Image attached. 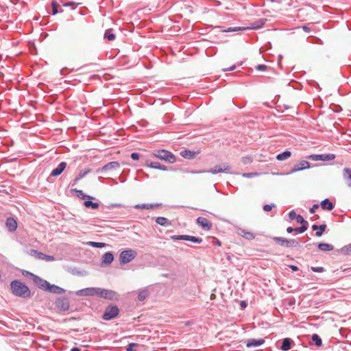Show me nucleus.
Here are the masks:
<instances>
[{
	"label": "nucleus",
	"instance_id": "4d7b16f0",
	"mask_svg": "<svg viewBox=\"0 0 351 351\" xmlns=\"http://www.w3.org/2000/svg\"><path fill=\"white\" fill-rule=\"evenodd\" d=\"M235 69H236V65H232V66L228 67V68H225L223 70L225 71H233Z\"/></svg>",
	"mask_w": 351,
	"mask_h": 351
},
{
	"label": "nucleus",
	"instance_id": "49530a36",
	"mask_svg": "<svg viewBox=\"0 0 351 351\" xmlns=\"http://www.w3.org/2000/svg\"><path fill=\"white\" fill-rule=\"evenodd\" d=\"M256 176H258V173H246L243 174V176L245 178H253Z\"/></svg>",
	"mask_w": 351,
	"mask_h": 351
},
{
	"label": "nucleus",
	"instance_id": "72a5a7b5",
	"mask_svg": "<svg viewBox=\"0 0 351 351\" xmlns=\"http://www.w3.org/2000/svg\"><path fill=\"white\" fill-rule=\"evenodd\" d=\"M104 38H106L108 40H114L116 38L115 34L111 33L110 29H108L106 31L104 34Z\"/></svg>",
	"mask_w": 351,
	"mask_h": 351
},
{
	"label": "nucleus",
	"instance_id": "0e129e2a",
	"mask_svg": "<svg viewBox=\"0 0 351 351\" xmlns=\"http://www.w3.org/2000/svg\"><path fill=\"white\" fill-rule=\"evenodd\" d=\"M241 306L242 308H245L246 307V302L245 301H242L241 303Z\"/></svg>",
	"mask_w": 351,
	"mask_h": 351
},
{
	"label": "nucleus",
	"instance_id": "7ed1b4c3",
	"mask_svg": "<svg viewBox=\"0 0 351 351\" xmlns=\"http://www.w3.org/2000/svg\"><path fill=\"white\" fill-rule=\"evenodd\" d=\"M137 256V252L132 249L126 250L121 252L119 261L121 265H125L131 262Z\"/></svg>",
	"mask_w": 351,
	"mask_h": 351
},
{
	"label": "nucleus",
	"instance_id": "338daca9",
	"mask_svg": "<svg viewBox=\"0 0 351 351\" xmlns=\"http://www.w3.org/2000/svg\"><path fill=\"white\" fill-rule=\"evenodd\" d=\"M71 351H80V350L78 348H73Z\"/></svg>",
	"mask_w": 351,
	"mask_h": 351
},
{
	"label": "nucleus",
	"instance_id": "bb28decb",
	"mask_svg": "<svg viewBox=\"0 0 351 351\" xmlns=\"http://www.w3.org/2000/svg\"><path fill=\"white\" fill-rule=\"evenodd\" d=\"M156 223L162 226H167L171 225V222L165 217H160L156 220Z\"/></svg>",
	"mask_w": 351,
	"mask_h": 351
},
{
	"label": "nucleus",
	"instance_id": "20e7f679",
	"mask_svg": "<svg viewBox=\"0 0 351 351\" xmlns=\"http://www.w3.org/2000/svg\"><path fill=\"white\" fill-rule=\"evenodd\" d=\"M231 167L228 164L223 163L219 165H216L213 169L203 171H191L192 173H210L213 174H216L218 173H230Z\"/></svg>",
	"mask_w": 351,
	"mask_h": 351
},
{
	"label": "nucleus",
	"instance_id": "aec40b11",
	"mask_svg": "<svg viewBox=\"0 0 351 351\" xmlns=\"http://www.w3.org/2000/svg\"><path fill=\"white\" fill-rule=\"evenodd\" d=\"M66 167V163L65 162H60L59 164V165L58 166V167L51 171V176H58L60 175L62 173V171L65 169Z\"/></svg>",
	"mask_w": 351,
	"mask_h": 351
},
{
	"label": "nucleus",
	"instance_id": "ea45409f",
	"mask_svg": "<svg viewBox=\"0 0 351 351\" xmlns=\"http://www.w3.org/2000/svg\"><path fill=\"white\" fill-rule=\"evenodd\" d=\"M90 245L95 247L101 248L105 247L106 243H98V242H90Z\"/></svg>",
	"mask_w": 351,
	"mask_h": 351
},
{
	"label": "nucleus",
	"instance_id": "f3484780",
	"mask_svg": "<svg viewBox=\"0 0 351 351\" xmlns=\"http://www.w3.org/2000/svg\"><path fill=\"white\" fill-rule=\"evenodd\" d=\"M5 226L9 231L14 232L17 228V222L14 218L9 217L6 220Z\"/></svg>",
	"mask_w": 351,
	"mask_h": 351
},
{
	"label": "nucleus",
	"instance_id": "a878e982",
	"mask_svg": "<svg viewBox=\"0 0 351 351\" xmlns=\"http://www.w3.org/2000/svg\"><path fill=\"white\" fill-rule=\"evenodd\" d=\"M291 156V153L289 151H285L276 156L278 160L282 161L288 159Z\"/></svg>",
	"mask_w": 351,
	"mask_h": 351
},
{
	"label": "nucleus",
	"instance_id": "e433bc0d",
	"mask_svg": "<svg viewBox=\"0 0 351 351\" xmlns=\"http://www.w3.org/2000/svg\"><path fill=\"white\" fill-rule=\"evenodd\" d=\"M52 14H56L58 12V8L59 7V5L56 3V1H53L52 4Z\"/></svg>",
	"mask_w": 351,
	"mask_h": 351
},
{
	"label": "nucleus",
	"instance_id": "e2e57ef3",
	"mask_svg": "<svg viewBox=\"0 0 351 351\" xmlns=\"http://www.w3.org/2000/svg\"><path fill=\"white\" fill-rule=\"evenodd\" d=\"M312 229H313V230H317L319 229V226H317V225H313V226H312Z\"/></svg>",
	"mask_w": 351,
	"mask_h": 351
},
{
	"label": "nucleus",
	"instance_id": "9d476101",
	"mask_svg": "<svg viewBox=\"0 0 351 351\" xmlns=\"http://www.w3.org/2000/svg\"><path fill=\"white\" fill-rule=\"evenodd\" d=\"M335 158V156L332 154H318V155H311L308 156V159H311L312 160L317 161V160H323V161H327V160H332Z\"/></svg>",
	"mask_w": 351,
	"mask_h": 351
},
{
	"label": "nucleus",
	"instance_id": "bf43d9fd",
	"mask_svg": "<svg viewBox=\"0 0 351 351\" xmlns=\"http://www.w3.org/2000/svg\"><path fill=\"white\" fill-rule=\"evenodd\" d=\"M290 268H291L293 271H298V267L297 266H295V265H291V266H290Z\"/></svg>",
	"mask_w": 351,
	"mask_h": 351
},
{
	"label": "nucleus",
	"instance_id": "58836bf2",
	"mask_svg": "<svg viewBox=\"0 0 351 351\" xmlns=\"http://www.w3.org/2000/svg\"><path fill=\"white\" fill-rule=\"evenodd\" d=\"M147 293L146 291H141L139 293H138V298L139 300L142 301L144 299H145V298L147 297Z\"/></svg>",
	"mask_w": 351,
	"mask_h": 351
},
{
	"label": "nucleus",
	"instance_id": "6e6d98bb",
	"mask_svg": "<svg viewBox=\"0 0 351 351\" xmlns=\"http://www.w3.org/2000/svg\"><path fill=\"white\" fill-rule=\"evenodd\" d=\"M182 237H186V235L174 236L172 237V239L174 240H184Z\"/></svg>",
	"mask_w": 351,
	"mask_h": 351
},
{
	"label": "nucleus",
	"instance_id": "1a4fd4ad",
	"mask_svg": "<svg viewBox=\"0 0 351 351\" xmlns=\"http://www.w3.org/2000/svg\"><path fill=\"white\" fill-rule=\"evenodd\" d=\"M97 287H90L80 289L76 292L79 296H94L97 295Z\"/></svg>",
	"mask_w": 351,
	"mask_h": 351
},
{
	"label": "nucleus",
	"instance_id": "6e6552de",
	"mask_svg": "<svg viewBox=\"0 0 351 351\" xmlns=\"http://www.w3.org/2000/svg\"><path fill=\"white\" fill-rule=\"evenodd\" d=\"M31 278L33 280V282L41 289L45 291L48 285H49V282L41 278L40 277L35 275V274H31Z\"/></svg>",
	"mask_w": 351,
	"mask_h": 351
},
{
	"label": "nucleus",
	"instance_id": "f257e3e1",
	"mask_svg": "<svg viewBox=\"0 0 351 351\" xmlns=\"http://www.w3.org/2000/svg\"><path fill=\"white\" fill-rule=\"evenodd\" d=\"M11 289L14 295L21 298H29L31 291L29 289L23 282L19 280H14L10 284Z\"/></svg>",
	"mask_w": 351,
	"mask_h": 351
},
{
	"label": "nucleus",
	"instance_id": "052dcab7",
	"mask_svg": "<svg viewBox=\"0 0 351 351\" xmlns=\"http://www.w3.org/2000/svg\"><path fill=\"white\" fill-rule=\"evenodd\" d=\"M293 231H294V229L293 228H291V227H288L287 228V232L288 233H291Z\"/></svg>",
	"mask_w": 351,
	"mask_h": 351
},
{
	"label": "nucleus",
	"instance_id": "09e8293b",
	"mask_svg": "<svg viewBox=\"0 0 351 351\" xmlns=\"http://www.w3.org/2000/svg\"><path fill=\"white\" fill-rule=\"evenodd\" d=\"M245 28H241V27H236V28H228V29L223 30L225 32H235L241 29H244Z\"/></svg>",
	"mask_w": 351,
	"mask_h": 351
},
{
	"label": "nucleus",
	"instance_id": "c756f323",
	"mask_svg": "<svg viewBox=\"0 0 351 351\" xmlns=\"http://www.w3.org/2000/svg\"><path fill=\"white\" fill-rule=\"evenodd\" d=\"M29 254L30 256H34L36 258H37L38 260H42L43 258V255L45 254L38 252L37 250H31L29 252Z\"/></svg>",
	"mask_w": 351,
	"mask_h": 351
},
{
	"label": "nucleus",
	"instance_id": "3c124183",
	"mask_svg": "<svg viewBox=\"0 0 351 351\" xmlns=\"http://www.w3.org/2000/svg\"><path fill=\"white\" fill-rule=\"evenodd\" d=\"M62 6L67 7V6H72L73 9H74L76 7V3L74 2H69L62 4Z\"/></svg>",
	"mask_w": 351,
	"mask_h": 351
},
{
	"label": "nucleus",
	"instance_id": "7c9ffc66",
	"mask_svg": "<svg viewBox=\"0 0 351 351\" xmlns=\"http://www.w3.org/2000/svg\"><path fill=\"white\" fill-rule=\"evenodd\" d=\"M318 248L322 251H331L333 250V246L328 243H319Z\"/></svg>",
	"mask_w": 351,
	"mask_h": 351
},
{
	"label": "nucleus",
	"instance_id": "a18cd8bd",
	"mask_svg": "<svg viewBox=\"0 0 351 351\" xmlns=\"http://www.w3.org/2000/svg\"><path fill=\"white\" fill-rule=\"evenodd\" d=\"M136 346H138V343H130L127 348V351H136V350H133V348L136 347Z\"/></svg>",
	"mask_w": 351,
	"mask_h": 351
},
{
	"label": "nucleus",
	"instance_id": "423d86ee",
	"mask_svg": "<svg viewBox=\"0 0 351 351\" xmlns=\"http://www.w3.org/2000/svg\"><path fill=\"white\" fill-rule=\"evenodd\" d=\"M97 296L105 299L114 300L117 298V293L111 290L97 288Z\"/></svg>",
	"mask_w": 351,
	"mask_h": 351
},
{
	"label": "nucleus",
	"instance_id": "13d9d810",
	"mask_svg": "<svg viewBox=\"0 0 351 351\" xmlns=\"http://www.w3.org/2000/svg\"><path fill=\"white\" fill-rule=\"evenodd\" d=\"M302 28L306 32H310V29L307 26H306V25H303L302 27Z\"/></svg>",
	"mask_w": 351,
	"mask_h": 351
},
{
	"label": "nucleus",
	"instance_id": "8fccbe9b",
	"mask_svg": "<svg viewBox=\"0 0 351 351\" xmlns=\"http://www.w3.org/2000/svg\"><path fill=\"white\" fill-rule=\"evenodd\" d=\"M256 69L258 71H265L267 69V66L264 64H259L256 66Z\"/></svg>",
	"mask_w": 351,
	"mask_h": 351
},
{
	"label": "nucleus",
	"instance_id": "6ab92c4d",
	"mask_svg": "<svg viewBox=\"0 0 351 351\" xmlns=\"http://www.w3.org/2000/svg\"><path fill=\"white\" fill-rule=\"evenodd\" d=\"M310 167V163L306 160L300 161L295 167L291 171V173H294L298 171L308 169Z\"/></svg>",
	"mask_w": 351,
	"mask_h": 351
},
{
	"label": "nucleus",
	"instance_id": "39448f33",
	"mask_svg": "<svg viewBox=\"0 0 351 351\" xmlns=\"http://www.w3.org/2000/svg\"><path fill=\"white\" fill-rule=\"evenodd\" d=\"M119 310L117 306H112L106 308L104 315L103 319L104 320H110L116 317L119 314Z\"/></svg>",
	"mask_w": 351,
	"mask_h": 351
},
{
	"label": "nucleus",
	"instance_id": "2f4dec72",
	"mask_svg": "<svg viewBox=\"0 0 351 351\" xmlns=\"http://www.w3.org/2000/svg\"><path fill=\"white\" fill-rule=\"evenodd\" d=\"M184 240L192 241L193 243H200L202 239L193 236L186 235V237H182Z\"/></svg>",
	"mask_w": 351,
	"mask_h": 351
},
{
	"label": "nucleus",
	"instance_id": "69168bd1",
	"mask_svg": "<svg viewBox=\"0 0 351 351\" xmlns=\"http://www.w3.org/2000/svg\"><path fill=\"white\" fill-rule=\"evenodd\" d=\"M23 274H25L26 275H28V276H29L30 277H31V274H32V273H30V272H29V271H25V272H23Z\"/></svg>",
	"mask_w": 351,
	"mask_h": 351
},
{
	"label": "nucleus",
	"instance_id": "393cba45",
	"mask_svg": "<svg viewBox=\"0 0 351 351\" xmlns=\"http://www.w3.org/2000/svg\"><path fill=\"white\" fill-rule=\"evenodd\" d=\"M291 339L285 338L283 339L282 345L281 346V350L283 351H287L291 349Z\"/></svg>",
	"mask_w": 351,
	"mask_h": 351
},
{
	"label": "nucleus",
	"instance_id": "4c0bfd02",
	"mask_svg": "<svg viewBox=\"0 0 351 351\" xmlns=\"http://www.w3.org/2000/svg\"><path fill=\"white\" fill-rule=\"evenodd\" d=\"M55 260V258L53 256L49 255H43V258L41 261H45L46 262H52Z\"/></svg>",
	"mask_w": 351,
	"mask_h": 351
},
{
	"label": "nucleus",
	"instance_id": "603ef678",
	"mask_svg": "<svg viewBox=\"0 0 351 351\" xmlns=\"http://www.w3.org/2000/svg\"><path fill=\"white\" fill-rule=\"evenodd\" d=\"M311 269L315 272H322L324 271V268L322 267H311Z\"/></svg>",
	"mask_w": 351,
	"mask_h": 351
},
{
	"label": "nucleus",
	"instance_id": "412c9836",
	"mask_svg": "<svg viewBox=\"0 0 351 351\" xmlns=\"http://www.w3.org/2000/svg\"><path fill=\"white\" fill-rule=\"evenodd\" d=\"M343 179L347 185L351 188V169L345 168L343 169Z\"/></svg>",
	"mask_w": 351,
	"mask_h": 351
},
{
	"label": "nucleus",
	"instance_id": "a19ab883",
	"mask_svg": "<svg viewBox=\"0 0 351 351\" xmlns=\"http://www.w3.org/2000/svg\"><path fill=\"white\" fill-rule=\"evenodd\" d=\"M296 221L298 223H301L302 225H305L307 223L306 221L302 217V216L298 215L296 217Z\"/></svg>",
	"mask_w": 351,
	"mask_h": 351
},
{
	"label": "nucleus",
	"instance_id": "2eb2a0df",
	"mask_svg": "<svg viewBox=\"0 0 351 351\" xmlns=\"http://www.w3.org/2000/svg\"><path fill=\"white\" fill-rule=\"evenodd\" d=\"M145 165L147 167L152 168V169H160V170H162V171L167 170V167L165 166L161 165L160 163L157 162H152L148 160H146Z\"/></svg>",
	"mask_w": 351,
	"mask_h": 351
},
{
	"label": "nucleus",
	"instance_id": "5fc2aeb1",
	"mask_svg": "<svg viewBox=\"0 0 351 351\" xmlns=\"http://www.w3.org/2000/svg\"><path fill=\"white\" fill-rule=\"evenodd\" d=\"M131 158L133 159V160H137L139 159V154L138 153H132L131 154Z\"/></svg>",
	"mask_w": 351,
	"mask_h": 351
},
{
	"label": "nucleus",
	"instance_id": "9b49d317",
	"mask_svg": "<svg viewBox=\"0 0 351 351\" xmlns=\"http://www.w3.org/2000/svg\"><path fill=\"white\" fill-rule=\"evenodd\" d=\"M55 304L57 308L61 311H66L69 308V302L65 298H58Z\"/></svg>",
	"mask_w": 351,
	"mask_h": 351
},
{
	"label": "nucleus",
	"instance_id": "37998d69",
	"mask_svg": "<svg viewBox=\"0 0 351 351\" xmlns=\"http://www.w3.org/2000/svg\"><path fill=\"white\" fill-rule=\"evenodd\" d=\"M88 172L89 170L85 171L84 172H80L79 176L75 179V182H78L80 179L84 177Z\"/></svg>",
	"mask_w": 351,
	"mask_h": 351
},
{
	"label": "nucleus",
	"instance_id": "f8f14e48",
	"mask_svg": "<svg viewBox=\"0 0 351 351\" xmlns=\"http://www.w3.org/2000/svg\"><path fill=\"white\" fill-rule=\"evenodd\" d=\"M197 223L205 230H210L212 223L206 218L199 217L196 220Z\"/></svg>",
	"mask_w": 351,
	"mask_h": 351
},
{
	"label": "nucleus",
	"instance_id": "cd10ccee",
	"mask_svg": "<svg viewBox=\"0 0 351 351\" xmlns=\"http://www.w3.org/2000/svg\"><path fill=\"white\" fill-rule=\"evenodd\" d=\"M180 155L185 158L191 159L195 156V153L189 150H184L181 152Z\"/></svg>",
	"mask_w": 351,
	"mask_h": 351
},
{
	"label": "nucleus",
	"instance_id": "473e14b6",
	"mask_svg": "<svg viewBox=\"0 0 351 351\" xmlns=\"http://www.w3.org/2000/svg\"><path fill=\"white\" fill-rule=\"evenodd\" d=\"M74 191H75V193H76V194H77V197H80V198H82V199H84V200H85V199H93V197H92L85 195V194L83 193V191H81V190H77V189H75Z\"/></svg>",
	"mask_w": 351,
	"mask_h": 351
},
{
	"label": "nucleus",
	"instance_id": "a211bd4d",
	"mask_svg": "<svg viewBox=\"0 0 351 351\" xmlns=\"http://www.w3.org/2000/svg\"><path fill=\"white\" fill-rule=\"evenodd\" d=\"M120 168V164L118 162L113 161L108 162L106 165H104L101 171H112V170H116Z\"/></svg>",
	"mask_w": 351,
	"mask_h": 351
},
{
	"label": "nucleus",
	"instance_id": "680f3d73",
	"mask_svg": "<svg viewBox=\"0 0 351 351\" xmlns=\"http://www.w3.org/2000/svg\"><path fill=\"white\" fill-rule=\"evenodd\" d=\"M263 25V23H262L261 25H256V26H252V27H250V29H256V28H258V27H261Z\"/></svg>",
	"mask_w": 351,
	"mask_h": 351
},
{
	"label": "nucleus",
	"instance_id": "b1692460",
	"mask_svg": "<svg viewBox=\"0 0 351 351\" xmlns=\"http://www.w3.org/2000/svg\"><path fill=\"white\" fill-rule=\"evenodd\" d=\"M158 206H159L158 204H136L134 206V208H138V209L149 210V209H152L156 207H158Z\"/></svg>",
	"mask_w": 351,
	"mask_h": 351
},
{
	"label": "nucleus",
	"instance_id": "79ce46f5",
	"mask_svg": "<svg viewBox=\"0 0 351 351\" xmlns=\"http://www.w3.org/2000/svg\"><path fill=\"white\" fill-rule=\"evenodd\" d=\"M307 230V226L306 225H302L301 227L296 228L294 229V231L303 233Z\"/></svg>",
	"mask_w": 351,
	"mask_h": 351
},
{
	"label": "nucleus",
	"instance_id": "5701e85b",
	"mask_svg": "<svg viewBox=\"0 0 351 351\" xmlns=\"http://www.w3.org/2000/svg\"><path fill=\"white\" fill-rule=\"evenodd\" d=\"M321 206L323 210H332L334 208L333 204L328 199H325L321 202Z\"/></svg>",
	"mask_w": 351,
	"mask_h": 351
},
{
	"label": "nucleus",
	"instance_id": "f03ea898",
	"mask_svg": "<svg viewBox=\"0 0 351 351\" xmlns=\"http://www.w3.org/2000/svg\"><path fill=\"white\" fill-rule=\"evenodd\" d=\"M153 154L160 160H165L171 164L176 161V156L171 152L165 149L156 150Z\"/></svg>",
	"mask_w": 351,
	"mask_h": 351
},
{
	"label": "nucleus",
	"instance_id": "0eeeda50",
	"mask_svg": "<svg viewBox=\"0 0 351 351\" xmlns=\"http://www.w3.org/2000/svg\"><path fill=\"white\" fill-rule=\"evenodd\" d=\"M274 240L280 245L286 246L287 247H296L299 245L298 242L295 240H288L281 237H274Z\"/></svg>",
	"mask_w": 351,
	"mask_h": 351
},
{
	"label": "nucleus",
	"instance_id": "f704fd0d",
	"mask_svg": "<svg viewBox=\"0 0 351 351\" xmlns=\"http://www.w3.org/2000/svg\"><path fill=\"white\" fill-rule=\"evenodd\" d=\"M326 224H322L319 226L318 231L316 232L315 235L318 237H321L323 234V232L326 230Z\"/></svg>",
	"mask_w": 351,
	"mask_h": 351
},
{
	"label": "nucleus",
	"instance_id": "4468645a",
	"mask_svg": "<svg viewBox=\"0 0 351 351\" xmlns=\"http://www.w3.org/2000/svg\"><path fill=\"white\" fill-rule=\"evenodd\" d=\"M45 291H47L49 293H57V294H62L65 292L64 289H62L58 286H56L55 285H51L49 282V285Z\"/></svg>",
	"mask_w": 351,
	"mask_h": 351
},
{
	"label": "nucleus",
	"instance_id": "c85d7f7f",
	"mask_svg": "<svg viewBox=\"0 0 351 351\" xmlns=\"http://www.w3.org/2000/svg\"><path fill=\"white\" fill-rule=\"evenodd\" d=\"M84 206L86 208H91L93 209H97L99 208V204L97 202H93L89 199L88 200L85 199L84 202Z\"/></svg>",
	"mask_w": 351,
	"mask_h": 351
},
{
	"label": "nucleus",
	"instance_id": "c03bdc74",
	"mask_svg": "<svg viewBox=\"0 0 351 351\" xmlns=\"http://www.w3.org/2000/svg\"><path fill=\"white\" fill-rule=\"evenodd\" d=\"M274 207V205H269V204H265L263 206V210L265 212H269L271 210V209Z\"/></svg>",
	"mask_w": 351,
	"mask_h": 351
},
{
	"label": "nucleus",
	"instance_id": "ddd939ff",
	"mask_svg": "<svg viewBox=\"0 0 351 351\" xmlns=\"http://www.w3.org/2000/svg\"><path fill=\"white\" fill-rule=\"evenodd\" d=\"M237 234L247 240H252L255 238L254 234L243 228H238L237 230Z\"/></svg>",
	"mask_w": 351,
	"mask_h": 351
},
{
	"label": "nucleus",
	"instance_id": "864d4df0",
	"mask_svg": "<svg viewBox=\"0 0 351 351\" xmlns=\"http://www.w3.org/2000/svg\"><path fill=\"white\" fill-rule=\"evenodd\" d=\"M319 208L318 204H314L312 208H310V213H314L317 209Z\"/></svg>",
	"mask_w": 351,
	"mask_h": 351
},
{
	"label": "nucleus",
	"instance_id": "de8ad7c7",
	"mask_svg": "<svg viewBox=\"0 0 351 351\" xmlns=\"http://www.w3.org/2000/svg\"><path fill=\"white\" fill-rule=\"evenodd\" d=\"M298 215H296L295 212L292 210L289 213V217L291 219H295L296 217H297Z\"/></svg>",
	"mask_w": 351,
	"mask_h": 351
},
{
	"label": "nucleus",
	"instance_id": "774afa93",
	"mask_svg": "<svg viewBox=\"0 0 351 351\" xmlns=\"http://www.w3.org/2000/svg\"><path fill=\"white\" fill-rule=\"evenodd\" d=\"M215 295L214 293L211 294V295H210V299H211V300H213V299H215Z\"/></svg>",
	"mask_w": 351,
	"mask_h": 351
},
{
	"label": "nucleus",
	"instance_id": "c9c22d12",
	"mask_svg": "<svg viewBox=\"0 0 351 351\" xmlns=\"http://www.w3.org/2000/svg\"><path fill=\"white\" fill-rule=\"evenodd\" d=\"M312 340L315 343L316 346H320L322 345V339L317 334H314L312 336Z\"/></svg>",
	"mask_w": 351,
	"mask_h": 351
},
{
	"label": "nucleus",
	"instance_id": "dca6fc26",
	"mask_svg": "<svg viewBox=\"0 0 351 351\" xmlns=\"http://www.w3.org/2000/svg\"><path fill=\"white\" fill-rule=\"evenodd\" d=\"M265 343V340L263 339H250L246 342V346L247 348H256L261 346Z\"/></svg>",
	"mask_w": 351,
	"mask_h": 351
},
{
	"label": "nucleus",
	"instance_id": "4be33fe9",
	"mask_svg": "<svg viewBox=\"0 0 351 351\" xmlns=\"http://www.w3.org/2000/svg\"><path fill=\"white\" fill-rule=\"evenodd\" d=\"M114 256L111 252H106L102 256V263L109 265L112 263Z\"/></svg>",
	"mask_w": 351,
	"mask_h": 351
}]
</instances>
